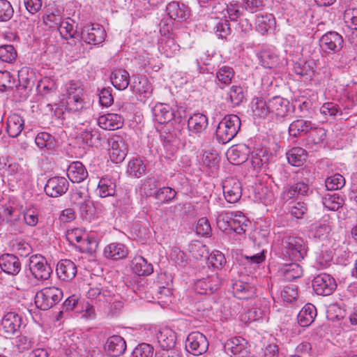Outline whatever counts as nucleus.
Masks as SVG:
<instances>
[{
	"label": "nucleus",
	"instance_id": "864d4df0",
	"mask_svg": "<svg viewBox=\"0 0 357 357\" xmlns=\"http://www.w3.org/2000/svg\"><path fill=\"white\" fill-rule=\"evenodd\" d=\"M345 185V178L340 174H335L327 177L325 185L328 190L333 191L341 189Z\"/></svg>",
	"mask_w": 357,
	"mask_h": 357
},
{
	"label": "nucleus",
	"instance_id": "5701e85b",
	"mask_svg": "<svg viewBox=\"0 0 357 357\" xmlns=\"http://www.w3.org/2000/svg\"><path fill=\"white\" fill-rule=\"evenodd\" d=\"M167 12L169 16L177 21L186 20L190 15L188 8L183 3L178 1H172L167 6Z\"/></svg>",
	"mask_w": 357,
	"mask_h": 357
},
{
	"label": "nucleus",
	"instance_id": "f8f14e48",
	"mask_svg": "<svg viewBox=\"0 0 357 357\" xmlns=\"http://www.w3.org/2000/svg\"><path fill=\"white\" fill-rule=\"evenodd\" d=\"M69 188L67 179L61 176L49 178L45 186L46 195L51 197H58L65 194Z\"/></svg>",
	"mask_w": 357,
	"mask_h": 357
},
{
	"label": "nucleus",
	"instance_id": "dca6fc26",
	"mask_svg": "<svg viewBox=\"0 0 357 357\" xmlns=\"http://www.w3.org/2000/svg\"><path fill=\"white\" fill-rule=\"evenodd\" d=\"M128 151V146L122 138L118 137L114 139L109 153L110 160L116 164L121 163L124 160Z\"/></svg>",
	"mask_w": 357,
	"mask_h": 357
},
{
	"label": "nucleus",
	"instance_id": "4c0bfd02",
	"mask_svg": "<svg viewBox=\"0 0 357 357\" xmlns=\"http://www.w3.org/2000/svg\"><path fill=\"white\" fill-rule=\"evenodd\" d=\"M234 76V72L232 68L223 66L216 72L215 82L220 89H224L231 83Z\"/></svg>",
	"mask_w": 357,
	"mask_h": 357
},
{
	"label": "nucleus",
	"instance_id": "8fccbe9b",
	"mask_svg": "<svg viewBox=\"0 0 357 357\" xmlns=\"http://www.w3.org/2000/svg\"><path fill=\"white\" fill-rule=\"evenodd\" d=\"M188 250L192 257L196 259H206L208 255V248L199 241H195L189 244Z\"/></svg>",
	"mask_w": 357,
	"mask_h": 357
},
{
	"label": "nucleus",
	"instance_id": "79ce46f5",
	"mask_svg": "<svg viewBox=\"0 0 357 357\" xmlns=\"http://www.w3.org/2000/svg\"><path fill=\"white\" fill-rule=\"evenodd\" d=\"M288 162L296 167L301 166L306 158V151L301 147H294L287 152Z\"/></svg>",
	"mask_w": 357,
	"mask_h": 357
},
{
	"label": "nucleus",
	"instance_id": "774afa93",
	"mask_svg": "<svg viewBox=\"0 0 357 357\" xmlns=\"http://www.w3.org/2000/svg\"><path fill=\"white\" fill-rule=\"evenodd\" d=\"M310 140L314 144H318L323 142L326 137V130L321 127L317 126L314 123V128L309 132Z\"/></svg>",
	"mask_w": 357,
	"mask_h": 357
},
{
	"label": "nucleus",
	"instance_id": "a211bd4d",
	"mask_svg": "<svg viewBox=\"0 0 357 357\" xmlns=\"http://www.w3.org/2000/svg\"><path fill=\"white\" fill-rule=\"evenodd\" d=\"M268 102L270 114L279 117H284L288 114L290 109L288 100L280 96H275L268 100Z\"/></svg>",
	"mask_w": 357,
	"mask_h": 357
},
{
	"label": "nucleus",
	"instance_id": "ddd939ff",
	"mask_svg": "<svg viewBox=\"0 0 357 357\" xmlns=\"http://www.w3.org/2000/svg\"><path fill=\"white\" fill-rule=\"evenodd\" d=\"M130 88L132 91L139 96L141 101L149 98L152 93L153 88L146 76L133 75Z\"/></svg>",
	"mask_w": 357,
	"mask_h": 357
},
{
	"label": "nucleus",
	"instance_id": "c756f323",
	"mask_svg": "<svg viewBox=\"0 0 357 357\" xmlns=\"http://www.w3.org/2000/svg\"><path fill=\"white\" fill-rule=\"evenodd\" d=\"M105 347L111 356H119L125 352L126 343L122 337L113 335L107 339Z\"/></svg>",
	"mask_w": 357,
	"mask_h": 357
},
{
	"label": "nucleus",
	"instance_id": "f257e3e1",
	"mask_svg": "<svg viewBox=\"0 0 357 357\" xmlns=\"http://www.w3.org/2000/svg\"><path fill=\"white\" fill-rule=\"evenodd\" d=\"M307 250L305 242L300 237L285 234L280 240L279 251L284 259L301 261L306 256Z\"/></svg>",
	"mask_w": 357,
	"mask_h": 357
},
{
	"label": "nucleus",
	"instance_id": "4be33fe9",
	"mask_svg": "<svg viewBox=\"0 0 357 357\" xmlns=\"http://www.w3.org/2000/svg\"><path fill=\"white\" fill-rule=\"evenodd\" d=\"M56 273L59 278L63 280H72L77 274V266L70 259L61 260L57 264Z\"/></svg>",
	"mask_w": 357,
	"mask_h": 357
},
{
	"label": "nucleus",
	"instance_id": "0eeeda50",
	"mask_svg": "<svg viewBox=\"0 0 357 357\" xmlns=\"http://www.w3.org/2000/svg\"><path fill=\"white\" fill-rule=\"evenodd\" d=\"M337 284L333 278L326 273L317 275L312 281V287L317 295L329 296L336 289Z\"/></svg>",
	"mask_w": 357,
	"mask_h": 357
},
{
	"label": "nucleus",
	"instance_id": "680f3d73",
	"mask_svg": "<svg viewBox=\"0 0 357 357\" xmlns=\"http://www.w3.org/2000/svg\"><path fill=\"white\" fill-rule=\"evenodd\" d=\"M34 344L33 338L24 335H19L15 339V346L20 353L32 349Z\"/></svg>",
	"mask_w": 357,
	"mask_h": 357
},
{
	"label": "nucleus",
	"instance_id": "7ed1b4c3",
	"mask_svg": "<svg viewBox=\"0 0 357 357\" xmlns=\"http://www.w3.org/2000/svg\"><path fill=\"white\" fill-rule=\"evenodd\" d=\"M63 297L62 291L55 287H45L35 296V304L42 310H47L57 304Z\"/></svg>",
	"mask_w": 357,
	"mask_h": 357
},
{
	"label": "nucleus",
	"instance_id": "de8ad7c7",
	"mask_svg": "<svg viewBox=\"0 0 357 357\" xmlns=\"http://www.w3.org/2000/svg\"><path fill=\"white\" fill-rule=\"evenodd\" d=\"M268 107V102H266L262 98L254 99L252 103V109L254 115L259 117H266L270 114Z\"/></svg>",
	"mask_w": 357,
	"mask_h": 357
},
{
	"label": "nucleus",
	"instance_id": "6e6d98bb",
	"mask_svg": "<svg viewBox=\"0 0 357 357\" xmlns=\"http://www.w3.org/2000/svg\"><path fill=\"white\" fill-rule=\"evenodd\" d=\"M226 99L233 105H239L244 99V93L241 86H232L227 93Z\"/></svg>",
	"mask_w": 357,
	"mask_h": 357
},
{
	"label": "nucleus",
	"instance_id": "9b49d317",
	"mask_svg": "<svg viewBox=\"0 0 357 357\" xmlns=\"http://www.w3.org/2000/svg\"><path fill=\"white\" fill-rule=\"evenodd\" d=\"M222 280L217 273L198 280L195 283V290L199 294H212L220 287Z\"/></svg>",
	"mask_w": 357,
	"mask_h": 357
},
{
	"label": "nucleus",
	"instance_id": "6e6552de",
	"mask_svg": "<svg viewBox=\"0 0 357 357\" xmlns=\"http://www.w3.org/2000/svg\"><path fill=\"white\" fill-rule=\"evenodd\" d=\"M223 193L229 203L237 202L242 195V185L239 180L234 177L225 178L222 183Z\"/></svg>",
	"mask_w": 357,
	"mask_h": 357
},
{
	"label": "nucleus",
	"instance_id": "9d476101",
	"mask_svg": "<svg viewBox=\"0 0 357 357\" xmlns=\"http://www.w3.org/2000/svg\"><path fill=\"white\" fill-rule=\"evenodd\" d=\"M29 270L33 276L37 280H47L52 270L42 257L37 255L30 258Z\"/></svg>",
	"mask_w": 357,
	"mask_h": 357
},
{
	"label": "nucleus",
	"instance_id": "4468645a",
	"mask_svg": "<svg viewBox=\"0 0 357 357\" xmlns=\"http://www.w3.org/2000/svg\"><path fill=\"white\" fill-rule=\"evenodd\" d=\"M273 158V155L264 148L257 149L250 154L251 164L256 172L266 168Z\"/></svg>",
	"mask_w": 357,
	"mask_h": 357
},
{
	"label": "nucleus",
	"instance_id": "39448f33",
	"mask_svg": "<svg viewBox=\"0 0 357 357\" xmlns=\"http://www.w3.org/2000/svg\"><path fill=\"white\" fill-rule=\"evenodd\" d=\"M320 47L322 50L329 54L340 52L344 43L343 37L336 31H328L320 38Z\"/></svg>",
	"mask_w": 357,
	"mask_h": 357
},
{
	"label": "nucleus",
	"instance_id": "0e129e2a",
	"mask_svg": "<svg viewBox=\"0 0 357 357\" xmlns=\"http://www.w3.org/2000/svg\"><path fill=\"white\" fill-rule=\"evenodd\" d=\"M77 208L83 219L90 222L94 218L96 210L91 198L84 202L83 205H80Z\"/></svg>",
	"mask_w": 357,
	"mask_h": 357
},
{
	"label": "nucleus",
	"instance_id": "603ef678",
	"mask_svg": "<svg viewBox=\"0 0 357 357\" xmlns=\"http://www.w3.org/2000/svg\"><path fill=\"white\" fill-rule=\"evenodd\" d=\"M274 21L272 15H259L256 19V28L259 32L264 34L271 28Z\"/></svg>",
	"mask_w": 357,
	"mask_h": 357
},
{
	"label": "nucleus",
	"instance_id": "c9c22d12",
	"mask_svg": "<svg viewBox=\"0 0 357 357\" xmlns=\"http://www.w3.org/2000/svg\"><path fill=\"white\" fill-rule=\"evenodd\" d=\"M332 229V222L328 217H324L323 220L315 223L312 228L313 236L321 240L326 239Z\"/></svg>",
	"mask_w": 357,
	"mask_h": 357
},
{
	"label": "nucleus",
	"instance_id": "b1692460",
	"mask_svg": "<svg viewBox=\"0 0 357 357\" xmlns=\"http://www.w3.org/2000/svg\"><path fill=\"white\" fill-rule=\"evenodd\" d=\"M153 119L159 123L169 122L174 117V112L169 105L158 103L152 109Z\"/></svg>",
	"mask_w": 357,
	"mask_h": 357
},
{
	"label": "nucleus",
	"instance_id": "423d86ee",
	"mask_svg": "<svg viewBox=\"0 0 357 357\" xmlns=\"http://www.w3.org/2000/svg\"><path fill=\"white\" fill-rule=\"evenodd\" d=\"M106 37L104 27L99 24L84 26L81 33L82 40L86 44L96 45L102 43Z\"/></svg>",
	"mask_w": 357,
	"mask_h": 357
},
{
	"label": "nucleus",
	"instance_id": "f3484780",
	"mask_svg": "<svg viewBox=\"0 0 357 357\" xmlns=\"http://www.w3.org/2000/svg\"><path fill=\"white\" fill-rule=\"evenodd\" d=\"M0 267L6 273L16 275L21 270V262L15 255L5 254L0 257Z\"/></svg>",
	"mask_w": 357,
	"mask_h": 357
},
{
	"label": "nucleus",
	"instance_id": "c85d7f7f",
	"mask_svg": "<svg viewBox=\"0 0 357 357\" xmlns=\"http://www.w3.org/2000/svg\"><path fill=\"white\" fill-rule=\"evenodd\" d=\"M24 121L23 118L17 114L8 116L6 123V131L11 137H17L24 129Z\"/></svg>",
	"mask_w": 357,
	"mask_h": 357
},
{
	"label": "nucleus",
	"instance_id": "c03bdc74",
	"mask_svg": "<svg viewBox=\"0 0 357 357\" xmlns=\"http://www.w3.org/2000/svg\"><path fill=\"white\" fill-rule=\"evenodd\" d=\"M325 208L330 211H337L343 204V199L337 193H328L322 199Z\"/></svg>",
	"mask_w": 357,
	"mask_h": 357
},
{
	"label": "nucleus",
	"instance_id": "6ab92c4d",
	"mask_svg": "<svg viewBox=\"0 0 357 357\" xmlns=\"http://www.w3.org/2000/svg\"><path fill=\"white\" fill-rule=\"evenodd\" d=\"M97 123L104 130H114L121 128L123 120L118 114L108 113L99 116Z\"/></svg>",
	"mask_w": 357,
	"mask_h": 357
},
{
	"label": "nucleus",
	"instance_id": "f03ea898",
	"mask_svg": "<svg viewBox=\"0 0 357 357\" xmlns=\"http://www.w3.org/2000/svg\"><path fill=\"white\" fill-rule=\"evenodd\" d=\"M241 128V120L234 114L225 116L218 123L215 135L218 141L227 144L236 137Z\"/></svg>",
	"mask_w": 357,
	"mask_h": 357
},
{
	"label": "nucleus",
	"instance_id": "a19ab883",
	"mask_svg": "<svg viewBox=\"0 0 357 357\" xmlns=\"http://www.w3.org/2000/svg\"><path fill=\"white\" fill-rule=\"evenodd\" d=\"M146 170V165L143 160L139 158H135L128 162L126 172L130 176L139 178L143 176Z\"/></svg>",
	"mask_w": 357,
	"mask_h": 357
},
{
	"label": "nucleus",
	"instance_id": "4d7b16f0",
	"mask_svg": "<svg viewBox=\"0 0 357 357\" xmlns=\"http://www.w3.org/2000/svg\"><path fill=\"white\" fill-rule=\"evenodd\" d=\"M207 264L215 269H220L226 264V259L225 255L218 250H215L208 255Z\"/></svg>",
	"mask_w": 357,
	"mask_h": 357
},
{
	"label": "nucleus",
	"instance_id": "a878e982",
	"mask_svg": "<svg viewBox=\"0 0 357 357\" xmlns=\"http://www.w3.org/2000/svg\"><path fill=\"white\" fill-rule=\"evenodd\" d=\"M314 128V123L302 118L294 121L289 126V133L291 136L298 137L305 135Z\"/></svg>",
	"mask_w": 357,
	"mask_h": 357
},
{
	"label": "nucleus",
	"instance_id": "473e14b6",
	"mask_svg": "<svg viewBox=\"0 0 357 357\" xmlns=\"http://www.w3.org/2000/svg\"><path fill=\"white\" fill-rule=\"evenodd\" d=\"M279 273L284 280L291 282L303 275V269L296 263L285 264L280 268Z\"/></svg>",
	"mask_w": 357,
	"mask_h": 357
},
{
	"label": "nucleus",
	"instance_id": "2eb2a0df",
	"mask_svg": "<svg viewBox=\"0 0 357 357\" xmlns=\"http://www.w3.org/2000/svg\"><path fill=\"white\" fill-rule=\"evenodd\" d=\"M225 350L233 357H246L248 354L247 342L239 337L229 340L225 345Z\"/></svg>",
	"mask_w": 357,
	"mask_h": 357
},
{
	"label": "nucleus",
	"instance_id": "393cba45",
	"mask_svg": "<svg viewBox=\"0 0 357 357\" xmlns=\"http://www.w3.org/2000/svg\"><path fill=\"white\" fill-rule=\"evenodd\" d=\"M116 187L115 178L110 175H106L100 179L97 192L101 197L114 196L116 192Z\"/></svg>",
	"mask_w": 357,
	"mask_h": 357
},
{
	"label": "nucleus",
	"instance_id": "412c9836",
	"mask_svg": "<svg viewBox=\"0 0 357 357\" xmlns=\"http://www.w3.org/2000/svg\"><path fill=\"white\" fill-rule=\"evenodd\" d=\"M156 339L162 349H173L176 344V336L172 329L164 327L156 333Z\"/></svg>",
	"mask_w": 357,
	"mask_h": 357
},
{
	"label": "nucleus",
	"instance_id": "f704fd0d",
	"mask_svg": "<svg viewBox=\"0 0 357 357\" xmlns=\"http://www.w3.org/2000/svg\"><path fill=\"white\" fill-rule=\"evenodd\" d=\"M161 54L167 57H173L179 52V45L172 37H164L161 38L158 47Z\"/></svg>",
	"mask_w": 357,
	"mask_h": 357
},
{
	"label": "nucleus",
	"instance_id": "58836bf2",
	"mask_svg": "<svg viewBox=\"0 0 357 357\" xmlns=\"http://www.w3.org/2000/svg\"><path fill=\"white\" fill-rule=\"evenodd\" d=\"M231 231L238 234H244L249 223V220L241 212H233Z\"/></svg>",
	"mask_w": 357,
	"mask_h": 357
},
{
	"label": "nucleus",
	"instance_id": "5fc2aeb1",
	"mask_svg": "<svg viewBox=\"0 0 357 357\" xmlns=\"http://www.w3.org/2000/svg\"><path fill=\"white\" fill-rule=\"evenodd\" d=\"M83 96H73L66 97V109L73 112H77L82 110L84 107Z\"/></svg>",
	"mask_w": 357,
	"mask_h": 357
},
{
	"label": "nucleus",
	"instance_id": "09e8293b",
	"mask_svg": "<svg viewBox=\"0 0 357 357\" xmlns=\"http://www.w3.org/2000/svg\"><path fill=\"white\" fill-rule=\"evenodd\" d=\"M80 138L84 143L93 146L100 140V134L98 129L90 127L81 132Z\"/></svg>",
	"mask_w": 357,
	"mask_h": 357
},
{
	"label": "nucleus",
	"instance_id": "338daca9",
	"mask_svg": "<svg viewBox=\"0 0 357 357\" xmlns=\"http://www.w3.org/2000/svg\"><path fill=\"white\" fill-rule=\"evenodd\" d=\"M243 13L241 6L237 2H230L227 4L226 19L236 21Z\"/></svg>",
	"mask_w": 357,
	"mask_h": 357
},
{
	"label": "nucleus",
	"instance_id": "cd10ccee",
	"mask_svg": "<svg viewBox=\"0 0 357 357\" xmlns=\"http://www.w3.org/2000/svg\"><path fill=\"white\" fill-rule=\"evenodd\" d=\"M130 267L139 276H148L153 272V265L142 256H135L131 261Z\"/></svg>",
	"mask_w": 357,
	"mask_h": 357
},
{
	"label": "nucleus",
	"instance_id": "ea45409f",
	"mask_svg": "<svg viewBox=\"0 0 357 357\" xmlns=\"http://www.w3.org/2000/svg\"><path fill=\"white\" fill-rule=\"evenodd\" d=\"M37 89L43 96H56L57 84L54 79L45 77L38 82Z\"/></svg>",
	"mask_w": 357,
	"mask_h": 357
},
{
	"label": "nucleus",
	"instance_id": "a18cd8bd",
	"mask_svg": "<svg viewBox=\"0 0 357 357\" xmlns=\"http://www.w3.org/2000/svg\"><path fill=\"white\" fill-rule=\"evenodd\" d=\"M176 191L170 187L159 188L155 194V199L160 204H165L172 201L176 196Z\"/></svg>",
	"mask_w": 357,
	"mask_h": 357
},
{
	"label": "nucleus",
	"instance_id": "bf43d9fd",
	"mask_svg": "<svg viewBox=\"0 0 357 357\" xmlns=\"http://www.w3.org/2000/svg\"><path fill=\"white\" fill-rule=\"evenodd\" d=\"M17 57V52L12 45H3L0 46V61L12 63Z\"/></svg>",
	"mask_w": 357,
	"mask_h": 357
},
{
	"label": "nucleus",
	"instance_id": "bb28decb",
	"mask_svg": "<svg viewBox=\"0 0 357 357\" xmlns=\"http://www.w3.org/2000/svg\"><path fill=\"white\" fill-rule=\"evenodd\" d=\"M67 176L73 183H80L87 178L88 172L82 162L76 161L69 165Z\"/></svg>",
	"mask_w": 357,
	"mask_h": 357
},
{
	"label": "nucleus",
	"instance_id": "3c124183",
	"mask_svg": "<svg viewBox=\"0 0 357 357\" xmlns=\"http://www.w3.org/2000/svg\"><path fill=\"white\" fill-rule=\"evenodd\" d=\"M158 180L153 177L146 178L140 187V192L146 197L155 198L158 190Z\"/></svg>",
	"mask_w": 357,
	"mask_h": 357
},
{
	"label": "nucleus",
	"instance_id": "7c9ffc66",
	"mask_svg": "<svg viewBox=\"0 0 357 357\" xmlns=\"http://www.w3.org/2000/svg\"><path fill=\"white\" fill-rule=\"evenodd\" d=\"M208 126V118L200 113H195L188 120V128L190 132L199 134Z\"/></svg>",
	"mask_w": 357,
	"mask_h": 357
},
{
	"label": "nucleus",
	"instance_id": "69168bd1",
	"mask_svg": "<svg viewBox=\"0 0 357 357\" xmlns=\"http://www.w3.org/2000/svg\"><path fill=\"white\" fill-rule=\"evenodd\" d=\"M153 347L146 343L138 344L132 353V357H153Z\"/></svg>",
	"mask_w": 357,
	"mask_h": 357
},
{
	"label": "nucleus",
	"instance_id": "2f4dec72",
	"mask_svg": "<svg viewBox=\"0 0 357 357\" xmlns=\"http://www.w3.org/2000/svg\"><path fill=\"white\" fill-rule=\"evenodd\" d=\"M316 316L317 310L314 305L306 304L297 316L298 323L301 327H307L314 321Z\"/></svg>",
	"mask_w": 357,
	"mask_h": 357
},
{
	"label": "nucleus",
	"instance_id": "052dcab7",
	"mask_svg": "<svg viewBox=\"0 0 357 357\" xmlns=\"http://www.w3.org/2000/svg\"><path fill=\"white\" fill-rule=\"evenodd\" d=\"M227 4L225 0H215L207 8L211 9V13L215 15V18L226 19Z\"/></svg>",
	"mask_w": 357,
	"mask_h": 357
},
{
	"label": "nucleus",
	"instance_id": "e2e57ef3",
	"mask_svg": "<svg viewBox=\"0 0 357 357\" xmlns=\"http://www.w3.org/2000/svg\"><path fill=\"white\" fill-rule=\"evenodd\" d=\"M233 212L222 211L216 218L218 227L222 231L230 230Z\"/></svg>",
	"mask_w": 357,
	"mask_h": 357
},
{
	"label": "nucleus",
	"instance_id": "aec40b11",
	"mask_svg": "<svg viewBox=\"0 0 357 357\" xmlns=\"http://www.w3.org/2000/svg\"><path fill=\"white\" fill-rule=\"evenodd\" d=\"M128 251L125 245L120 243H111L104 248L103 255L112 260H119L127 257Z\"/></svg>",
	"mask_w": 357,
	"mask_h": 357
},
{
	"label": "nucleus",
	"instance_id": "49530a36",
	"mask_svg": "<svg viewBox=\"0 0 357 357\" xmlns=\"http://www.w3.org/2000/svg\"><path fill=\"white\" fill-rule=\"evenodd\" d=\"M35 143L40 149H46L47 150H51L55 145L54 137L46 132H39L35 138Z\"/></svg>",
	"mask_w": 357,
	"mask_h": 357
},
{
	"label": "nucleus",
	"instance_id": "13d9d810",
	"mask_svg": "<svg viewBox=\"0 0 357 357\" xmlns=\"http://www.w3.org/2000/svg\"><path fill=\"white\" fill-rule=\"evenodd\" d=\"M76 247L82 252L92 254L98 247V242L93 237L84 236L80 243Z\"/></svg>",
	"mask_w": 357,
	"mask_h": 357
},
{
	"label": "nucleus",
	"instance_id": "1a4fd4ad",
	"mask_svg": "<svg viewBox=\"0 0 357 357\" xmlns=\"http://www.w3.org/2000/svg\"><path fill=\"white\" fill-rule=\"evenodd\" d=\"M22 325V318L16 312H9L2 318L0 332L6 337H10L17 332Z\"/></svg>",
	"mask_w": 357,
	"mask_h": 357
},
{
	"label": "nucleus",
	"instance_id": "72a5a7b5",
	"mask_svg": "<svg viewBox=\"0 0 357 357\" xmlns=\"http://www.w3.org/2000/svg\"><path fill=\"white\" fill-rule=\"evenodd\" d=\"M232 291L235 297L243 300L252 297L255 293V289L253 287L241 280L233 283Z\"/></svg>",
	"mask_w": 357,
	"mask_h": 357
},
{
	"label": "nucleus",
	"instance_id": "e433bc0d",
	"mask_svg": "<svg viewBox=\"0 0 357 357\" xmlns=\"http://www.w3.org/2000/svg\"><path fill=\"white\" fill-rule=\"evenodd\" d=\"M129 73L126 70H115L111 75V82L113 86L119 90L126 89L130 82Z\"/></svg>",
	"mask_w": 357,
	"mask_h": 357
},
{
	"label": "nucleus",
	"instance_id": "37998d69",
	"mask_svg": "<svg viewBox=\"0 0 357 357\" xmlns=\"http://www.w3.org/2000/svg\"><path fill=\"white\" fill-rule=\"evenodd\" d=\"M90 198L89 191L85 187L80 186L76 188L71 192L70 202L77 208L80 205H83Z\"/></svg>",
	"mask_w": 357,
	"mask_h": 357
},
{
	"label": "nucleus",
	"instance_id": "20e7f679",
	"mask_svg": "<svg viewBox=\"0 0 357 357\" xmlns=\"http://www.w3.org/2000/svg\"><path fill=\"white\" fill-rule=\"evenodd\" d=\"M208 347L206 337L199 332L190 333L185 341V349L188 352L199 356L204 354Z\"/></svg>",
	"mask_w": 357,
	"mask_h": 357
}]
</instances>
